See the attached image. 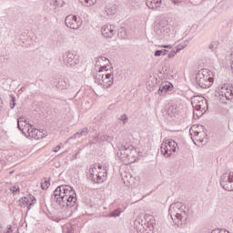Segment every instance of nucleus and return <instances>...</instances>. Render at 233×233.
Instances as JSON below:
<instances>
[{
    "label": "nucleus",
    "instance_id": "6",
    "mask_svg": "<svg viewBox=\"0 0 233 233\" xmlns=\"http://www.w3.org/2000/svg\"><path fill=\"white\" fill-rule=\"evenodd\" d=\"M191 105L194 108L193 117H201L207 110H208V104L205 97L196 96L191 98Z\"/></svg>",
    "mask_w": 233,
    "mask_h": 233
},
{
    "label": "nucleus",
    "instance_id": "14",
    "mask_svg": "<svg viewBox=\"0 0 233 233\" xmlns=\"http://www.w3.org/2000/svg\"><path fill=\"white\" fill-rule=\"evenodd\" d=\"M220 186L228 192H233V172L226 173L220 177Z\"/></svg>",
    "mask_w": 233,
    "mask_h": 233
},
{
    "label": "nucleus",
    "instance_id": "24",
    "mask_svg": "<svg viewBox=\"0 0 233 233\" xmlns=\"http://www.w3.org/2000/svg\"><path fill=\"white\" fill-rule=\"evenodd\" d=\"M178 112L179 108L176 104H171L167 108V115L170 116V117H174Z\"/></svg>",
    "mask_w": 233,
    "mask_h": 233
},
{
    "label": "nucleus",
    "instance_id": "36",
    "mask_svg": "<svg viewBox=\"0 0 233 233\" xmlns=\"http://www.w3.org/2000/svg\"><path fill=\"white\" fill-rule=\"evenodd\" d=\"M10 97L12 100L11 108H15V96H10Z\"/></svg>",
    "mask_w": 233,
    "mask_h": 233
},
{
    "label": "nucleus",
    "instance_id": "26",
    "mask_svg": "<svg viewBox=\"0 0 233 233\" xmlns=\"http://www.w3.org/2000/svg\"><path fill=\"white\" fill-rule=\"evenodd\" d=\"M84 6H94L97 3V0H78Z\"/></svg>",
    "mask_w": 233,
    "mask_h": 233
},
{
    "label": "nucleus",
    "instance_id": "42",
    "mask_svg": "<svg viewBox=\"0 0 233 233\" xmlns=\"http://www.w3.org/2000/svg\"><path fill=\"white\" fill-rule=\"evenodd\" d=\"M160 47L161 48H172V46H170V45H167V46L163 45V46H160Z\"/></svg>",
    "mask_w": 233,
    "mask_h": 233
},
{
    "label": "nucleus",
    "instance_id": "3",
    "mask_svg": "<svg viewBox=\"0 0 233 233\" xmlns=\"http://www.w3.org/2000/svg\"><path fill=\"white\" fill-rule=\"evenodd\" d=\"M102 61H108V59L104 56L96 58L97 66H96V72L94 74V80L95 83L100 85L102 88H110V86L114 85V73H108L106 66L99 65Z\"/></svg>",
    "mask_w": 233,
    "mask_h": 233
},
{
    "label": "nucleus",
    "instance_id": "8",
    "mask_svg": "<svg viewBox=\"0 0 233 233\" xmlns=\"http://www.w3.org/2000/svg\"><path fill=\"white\" fill-rule=\"evenodd\" d=\"M178 150L177 143L170 139L164 141L160 147V152L164 157H174Z\"/></svg>",
    "mask_w": 233,
    "mask_h": 233
},
{
    "label": "nucleus",
    "instance_id": "28",
    "mask_svg": "<svg viewBox=\"0 0 233 233\" xmlns=\"http://www.w3.org/2000/svg\"><path fill=\"white\" fill-rule=\"evenodd\" d=\"M61 3H63V0H50V4L55 7V10L57 8V6H61Z\"/></svg>",
    "mask_w": 233,
    "mask_h": 233
},
{
    "label": "nucleus",
    "instance_id": "18",
    "mask_svg": "<svg viewBox=\"0 0 233 233\" xmlns=\"http://www.w3.org/2000/svg\"><path fill=\"white\" fill-rule=\"evenodd\" d=\"M35 204V198L34 196L24 197L19 200L20 207H28V210L32 205Z\"/></svg>",
    "mask_w": 233,
    "mask_h": 233
},
{
    "label": "nucleus",
    "instance_id": "2",
    "mask_svg": "<svg viewBox=\"0 0 233 233\" xmlns=\"http://www.w3.org/2000/svg\"><path fill=\"white\" fill-rule=\"evenodd\" d=\"M169 216L175 225L179 228H185L188 225V208L181 202H177L169 206Z\"/></svg>",
    "mask_w": 233,
    "mask_h": 233
},
{
    "label": "nucleus",
    "instance_id": "4",
    "mask_svg": "<svg viewBox=\"0 0 233 233\" xmlns=\"http://www.w3.org/2000/svg\"><path fill=\"white\" fill-rule=\"evenodd\" d=\"M116 148V157L125 165H132V163L137 161L139 153L131 145L117 144Z\"/></svg>",
    "mask_w": 233,
    "mask_h": 233
},
{
    "label": "nucleus",
    "instance_id": "30",
    "mask_svg": "<svg viewBox=\"0 0 233 233\" xmlns=\"http://www.w3.org/2000/svg\"><path fill=\"white\" fill-rule=\"evenodd\" d=\"M107 15H113V14H116V10H117L116 5H112V7L107 8Z\"/></svg>",
    "mask_w": 233,
    "mask_h": 233
},
{
    "label": "nucleus",
    "instance_id": "5",
    "mask_svg": "<svg viewBox=\"0 0 233 233\" xmlns=\"http://www.w3.org/2000/svg\"><path fill=\"white\" fill-rule=\"evenodd\" d=\"M156 219L152 215L138 216L134 221V227L138 233H153Z\"/></svg>",
    "mask_w": 233,
    "mask_h": 233
},
{
    "label": "nucleus",
    "instance_id": "16",
    "mask_svg": "<svg viewBox=\"0 0 233 233\" xmlns=\"http://www.w3.org/2000/svg\"><path fill=\"white\" fill-rule=\"evenodd\" d=\"M29 127H26V133L25 132V130L22 131L23 134H25V137H27V139H41V137H43V132L32 127V125H30Z\"/></svg>",
    "mask_w": 233,
    "mask_h": 233
},
{
    "label": "nucleus",
    "instance_id": "1",
    "mask_svg": "<svg viewBox=\"0 0 233 233\" xmlns=\"http://www.w3.org/2000/svg\"><path fill=\"white\" fill-rule=\"evenodd\" d=\"M54 201L60 208H72L77 202V195L72 187L62 185L54 191Z\"/></svg>",
    "mask_w": 233,
    "mask_h": 233
},
{
    "label": "nucleus",
    "instance_id": "15",
    "mask_svg": "<svg viewBox=\"0 0 233 233\" xmlns=\"http://www.w3.org/2000/svg\"><path fill=\"white\" fill-rule=\"evenodd\" d=\"M66 25L68 28H71L72 30H77L83 24L81 21V18L74 15H69L66 17L65 19Z\"/></svg>",
    "mask_w": 233,
    "mask_h": 233
},
{
    "label": "nucleus",
    "instance_id": "46",
    "mask_svg": "<svg viewBox=\"0 0 233 233\" xmlns=\"http://www.w3.org/2000/svg\"><path fill=\"white\" fill-rule=\"evenodd\" d=\"M0 162H1V158H0Z\"/></svg>",
    "mask_w": 233,
    "mask_h": 233
},
{
    "label": "nucleus",
    "instance_id": "29",
    "mask_svg": "<svg viewBox=\"0 0 233 233\" xmlns=\"http://www.w3.org/2000/svg\"><path fill=\"white\" fill-rule=\"evenodd\" d=\"M120 215H121V210L116 209V210L112 211V212L108 215V218H119Z\"/></svg>",
    "mask_w": 233,
    "mask_h": 233
},
{
    "label": "nucleus",
    "instance_id": "20",
    "mask_svg": "<svg viewBox=\"0 0 233 233\" xmlns=\"http://www.w3.org/2000/svg\"><path fill=\"white\" fill-rule=\"evenodd\" d=\"M146 5L151 10H157L162 5V0H147Z\"/></svg>",
    "mask_w": 233,
    "mask_h": 233
},
{
    "label": "nucleus",
    "instance_id": "44",
    "mask_svg": "<svg viewBox=\"0 0 233 233\" xmlns=\"http://www.w3.org/2000/svg\"><path fill=\"white\" fill-rule=\"evenodd\" d=\"M0 233H5V229H3V226L0 224Z\"/></svg>",
    "mask_w": 233,
    "mask_h": 233
},
{
    "label": "nucleus",
    "instance_id": "9",
    "mask_svg": "<svg viewBox=\"0 0 233 233\" xmlns=\"http://www.w3.org/2000/svg\"><path fill=\"white\" fill-rule=\"evenodd\" d=\"M210 71L208 69H202L198 71V74L196 76V82L200 88H209L212 86V83H214V78L210 76Z\"/></svg>",
    "mask_w": 233,
    "mask_h": 233
},
{
    "label": "nucleus",
    "instance_id": "35",
    "mask_svg": "<svg viewBox=\"0 0 233 233\" xmlns=\"http://www.w3.org/2000/svg\"><path fill=\"white\" fill-rule=\"evenodd\" d=\"M176 54H177V52H176V49H175V50H172V51L167 55L168 59H172V57H175V56H176Z\"/></svg>",
    "mask_w": 233,
    "mask_h": 233
},
{
    "label": "nucleus",
    "instance_id": "34",
    "mask_svg": "<svg viewBox=\"0 0 233 233\" xmlns=\"http://www.w3.org/2000/svg\"><path fill=\"white\" fill-rule=\"evenodd\" d=\"M6 233H19V228H12V226H10L8 228V230Z\"/></svg>",
    "mask_w": 233,
    "mask_h": 233
},
{
    "label": "nucleus",
    "instance_id": "12",
    "mask_svg": "<svg viewBox=\"0 0 233 233\" xmlns=\"http://www.w3.org/2000/svg\"><path fill=\"white\" fill-rule=\"evenodd\" d=\"M87 177L93 181V183H105V181H106V170L99 172L96 167H91L88 170Z\"/></svg>",
    "mask_w": 233,
    "mask_h": 233
},
{
    "label": "nucleus",
    "instance_id": "41",
    "mask_svg": "<svg viewBox=\"0 0 233 233\" xmlns=\"http://www.w3.org/2000/svg\"><path fill=\"white\" fill-rule=\"evenodd\" d=\"M184 0H173L175 5H178V3H183Z\"/></svg>",
    "mask_w": 233,
    "mask_h": 233
},
{
    "label": "nucleus",
    "instance_id": "40",
    "mask_svg": "<svg viewBox=\"0 0 233 233\" xmlns=\"http://www.w3.org/2000/svg\"><path fill=\"white\" fill-rule=\"evenodd\" d=\"M61 150V146H56L54 149L53 152H59Z\"/></svg>",
    "mask_w": 233,
    "mask_h": 233
},
{
    "label": "nucleus",
    "instance_id": "22",
    "mask_svg": "<svg viewBox=\"0 0 233 233\" xmlns=\"http://www.w3.org/2000/svg\"><path fill=\"white\" fill-rule=\"evenodd\" d=\"M23 127H25V128H28V127H30V123H28L26 121V118H25L24 116H20L17 119V128L21 130V132H23L25 130V128H23Z\"/></svg>",
    "mask_w": 233,
    "mask_h": 233
},
{
    "label": "nucleus",
    "instance_id": "10",
    "mask_svg": "<svg viewBox=\"0 0 233 233\" xmlns=\"http://www.w3.org/2000/svg\"><path fill=\"white\" fill-rule=\"evenodd\" d=\"M215 96L218 100H220V103H225V101H232L233 89L232 87L228 86V85L224 84L216 89Z\"/></svg>",
    "mask_w": 233,
    "mask_h": 233
},
{
    "label": "nucleus",
    "instance_id": "43",
    "mask_svg": "<svg viewBox=\"0 0 233 233\" xmlns=\"http://www.w3.org/2000/svg\"><path fill=\"white\" fill-rule=\"evenodd\" d=\"M21 92H25V87L22 86L19 90H18V93L21 94Z\"/></svg>",
    "mask_w": 233,
    "mask_h": 233
},
{
    "label": "nucleus",
    "instance_id": "39",
    "mask_svg": "<svg viewBox=\"0 0 233 233\" xmlns=\"http://www.w3.org/2000/svg\"><path fill=\"white\" fill-rule=\"evenodd\" d=\"M120 120L123 121V123H127V121H128V117L127 116V115H122L120 116Z\"/></svg>",
    "mask_w": 233,
    "mask_h": 233
},
{
    "label": "nucleus",
    "instance_id": "33",
    "mask_svg": "<svg viewBox=\"0 0 233 233\" xmlns=\"http://www.w3.org/2000/svg\"><path fill=\"white\" fill-rule=\"evenodd\" d=\"M48 187H50V182H48L47 180H45L44 182H42L41 187L43 190H46Z\"/></svg>",
    "mask_w": 233,
    "mask_h": 233
},
{
    "label": "nucleus",
    "instance_id": "32",
    "mask_svg": "<svg viewBox=\"0 0 233 233\" xmlns=\"http://www.w3.org/2000/svg\"><path fill=\"white\" fill-rule=\"evenodd\" d=\"M218 45H219V43H218V42H212L211 44H209V46H208V48H209V50H212V51H214V50H216V48H218Z\"/></svg>",
    "mask_w": 233,
    "mask_h": 233
},
{
    "label": "nucleus",
    "instance_id": "11",
    "mask_svg": "<svg viewBox=\"0 0 233 233\" xmlns=\"http://www.w3.org/2000/svg\"><path fill=\"white\" fill-rule=\"evenodd\" d=\"M189 133L195 145H198V147L200 145H203V142L205 141V139L203 138V137L205 136V127H203V126H192L191 128L189 129Z\"/></svg>",
    "mask_w": 233,
    "mask_h": 233
},
{
    "label": "nucleus",
    "instance_id": "25",
    "mask_svg": "<svg viewBox=\"0 0 233 233\" xmlns=\"http://www.w3.org/2000/svg\"><path fill=\"white\" fill-rule=\"evenodd\" d=\"M86 134H88V128L83 127L80 132H76L71 138L77 139V137H83V136H86Z\"/></svg>",
    "mask_w": 233,
    "mask_h": 233
},
{
    "label": "nucleus",
    "instance_id": "17",
    "mask_svg": "<svg viewBox=\"0 0 233 233\" xmlns=\"http://www.w3.org/2000/svg\"><path fill=\"white\" fill-rule=\"evenodd\" d=\"M102 35L106 39L114 37L116 35V27L112 25H105L102 29Z\"/></svg>",
    "mask_w": 233,
    "mask_h": 233
},
{
    "label": "nucleus",
    "instance_id": "38",
    "mask_svg": "<svg viewBox=\"0 0 233 233\" xmlns=\"http://www.w3.org/2000/svg\"><path fill=\"white\" fill-rule=\"evenodd\" d=\"M184 48H185V46L180 45V46H177L175 50L177 53H178V52H181V50H183Z\"/></svg>",
    "mask_w": 233,
    "mask_h": 233
},
{
    "label": "nucleus",
    "instance_id": "23",
    "mask_svg": "<svg viewBox=\"0 0 233 233\" xmlns=\"http://www.w3.org/2000/svg\"><path fill=\"white\" fill-rule=\"evenodd\" d=\"M94 142L93 143H103V141H108V135H105L103 133L96 134L94 137Z\"/></svg>",
    "mask_w": 233,
    "mask_h": 233
},
{
    "label": "nucleus",
    "instance_id": "37",
    "mask_svg": "<svg viewBox=\"0 0 233 233\" xmlns=\"http://www.w3.org/2000/svg\"><path fill=\"white\" fill-rule=\"evenodd\" d=\"M10 190L13 194H16V192H19V187H12Z\"/></svg>",
    "mask_w": 233,
    "mask_h": 233
},
{
    "label": "nucleus",
    "instance_id": "7",
    "mask_svg": "<svg viewBox=\"0 0 233 233\" xmlns=\"http://www.w3.org/2000/svg\"><path fill=\"white\" fill-rule=\"evenodd\" d=\"M153 30L159 39H165L170 35V25L167 18H162L154 24Z\"/></svg>",
    "mask_w": 233,
    "mask_h": 233
},
{
    "label": "nucleus",
    "instance_id": "21",
    "mask_svg": "<svg viewBox=\"0 0 233 233\" xmlns=\"http://www.w3.org/2000/svg\"><path fill=\"white\" fill-rule=\"evenodd\" d=\"M63 233H79V228L76 225L66 224L63 227Z\"/></svg>",
    "mask_w": 233,
    "mask_h": 233
},
{
    "label": "nucleus",
    "instance_id": "31",
    "mask_svg": "<svg viewBox=\"0 0 233 233\" xmlns=\"http://www.w3.org/2000/svg\"><path fill=\"white\" fill-rule=\"evenodd\" d=\"M56 88H66V82H65L64 80L58 81Z\"/></svg>",
    "mask_w": 233,
    "mask_h": 233
},
{
    "label": "nucleus",
    "instance_id": "13",
    "mask_svg": "<svg viewBox=\"0 0 233 233\" xmlns=\"http://www.w3.org/2000/svg\"><path fill=\"white\" fill-rule=\"evenodd\" d=\"M63 63L66 66L74 67L79 65V56L74 51H67L63 54Z\"/></svg>",
    "mask_w": 233,
    "mask_h": 233
},
{
    "label": "nucleus",
    "instance_id": "45",
    "mask_svg": "<svg viewBox=\"0 0 233 233\" xmlns=\"http://www.w3.org/2000/svg\"><path fill=\"white\" fill-rule=\"evenodd\" d=\"M98 168H99V170H101V168H102L101 166H98Z\"/></svg>",
    "mask_w": 233,
    "mask_h": 233
},
{
    "label": "nucleus",
    "instance_id": "19",
    "mask_svg": "<svg viewBox=\"0 0 233 233\" xmlns=\"http://www.w3.org/2000/svg\"><path fill=\"white\" fill-rule=\"evenodd\" d=\"M174 86L170 82H164L160 85L158 89L159 96H165L167 92H172Z\"/></svg>",
    "mask_w": 233,
    "mask_h": 233
},
{
    "label": "nucleus",
    "instance_id": "27",
    "mask_svg": "<svg viewBox=\"0 0 233 233\" xmlns=\"http://www.w3.org/2000/svg\"><path fill=\"white\" fill-rule=\"evenodd\" d=\"M168 53V50L167 49H162V50H157L154 54L156 57H159V56H167Z\"/></svg>",
    "mask_w": 233,
    "mask_h": 233
}]
</instances>
